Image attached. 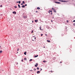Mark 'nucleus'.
Segmentation results:
<instances>
[{
  "label": "nucleus",
  "mask_w": 75,
  "mask_h": 75,
  "mask_svg": "<svg viewBox=\"0 0 75 75\" xmlns=\"http://www.w3.org/2000/svg\"><path fill=\"white\" fill-rule=\"evenodd\" d=\"M50 72H51V73H52V71H50Z\"/></svg>",
  "instance_id": "obj_28"
},
{
  "label": "nucleus",
  "mask_w": 75,
  "mask_h": 75,
  "mask_svg": "<svg viewBox=\"0 0 75 75\" xmlns=\"http://www.w3.org/2000/svg\"><path fill=\"white\" fill-rule=\"evenodd\" d=\"M51 22H52V20H51Z\"/></svg>",
  "instance_id": "obj_45"
},
{
  "label": "nucleus",
  "mask_w": 75,
  "mask_h": 75,
  "mask_svg": "<svg viewBox=\"0 0 75 75\" xmlns=\"http://www.w3.org/2000/svg\"><path fill=\"white\" fill-rule=\"evenodd\" d=\"M23 18H27V16H23Z\"/></svg>",
  "instance_id": "obj_4"
},
{
  "label": "nucleus",
  "mask_w": 75,
  "mask_h": 75,
  "mask_svg": "<svg viewBox=\"0 0 75 75\" xmlns=\"http://www.w3.org/2000/svg\"><path fill=\"white\" fill-rule=\"evenodd\" d=\"M45 35L46 36V37H47V34H45Z\"/></svg>",
  "instance_id": "obj_26"
},
{
  "label": "nucleus",
  "mask_w": 75,
  "mask_h": 75,
  "mask_svg": "<svg viewBox=\"0 0 75 75\" xmlns=\"http://www.w3.org/2000/svg\"><path fill=\"white\" fill-rule=\"evenodd\" d=\"M57 4H60L61 3L59 2H57Z\"/></svg>",
  "instance_id": "obj_14"
},
{
  "label": "nucleus",
  "mask_w": 75,
  "mask_h": 75,
  "mask_svg": "<svg viewBox=\"0 0 75 75\" xmlns=\"http://www.w3.org/2000/svg\"><path fill=\"white\" fill-rule=\"evenodd\" d=\"M40 30H41V31H42V29H41V26H40Z\"/></svg>",
  "instance_id": "obj_7"
},
{
  "label": "nucleus",
  "mask_w": 75,
  "mask_h": 75,
  "mask_svg": "<svg viewBox=\"0 0 75 75\" xmlns=\"http://www.w3.org/2000/svg\"><path fill=\"white\" fill-rule=\"evenodd\" d=\"M43 62H46V61H43Z\"/></svg>",
  "instance_id": "obj_27"
},
{
  "label": "nucleus",
  "mask_w": 75,
  "mask_h": 75,
  "mask_svg": "<svg viewBox=\"0 0 75 75\" xmlns=\"http://www.w3.org/2000/svg\"><path fill=\"white\" fill-rule=\"evenodd\" d=\"M43 48H45V46L43 47Z\"/></svg>",
  "instance_id": "obj_48"
},
{
  "label": "nucleus",
  "mask_w": 75,
  "mask_h": 75,
  "mask_svg": "<svg viewBox=\"0 0 75 75\" xmlns=\"http://www.w3.org/2000/svg\"><path fill=\"white\" fill-rule=\"evenodd\" d=\"M13 13L14 14H16V11L13 12Z\"/></svg>",
  "instance_id": "obj_6"
},
{
  "label": "nucleus",
  "mask_w": 75,
  "mask_h": 75,
  "mask_svg": "<svg viewBox=\"0 0 75 75\" xmlns=\"http://www.w3.org/2000/svg\"><path fill=\"white\" fill-rule=\"evenodd\" d=\"M59 1H63L59 0Z\"/></svg>",
  "instance_id": "obj_34"
},
{
  "label": "nucleus",
  "mask_w": 75,
  "mask_h": 75,
  "mask_svg": "<svg viewBox=\"0 0 75 75\" xmlns=\"http://www.w3.org/2000/svg\"><path fill=\"white\" fill-rule=\"evenodd\" d=\"M23 59H22V62H23Z\"/></svg>",
  "instance_id": "obj_40"
},
{
  "label": "nucleus",
  "mask_w": 75,
  "mask_h": 75,
  "mask_svg": "<svg viewBox=\"0 0 75 75\" xmlns=\"http://www.w3.org/2000/svg\"><path fill=\"white\" fill-rule=\"evenodd\" d=\"M25 6H27V4H25Z\"/></svg>",
  "instance_id": "obj_30"
},
{
  "label": "nucleus",
  "mask_w": 75,
  "mask_h": 75,
  "mask_svg": "<svg viewBox=\"0 0 75 75\" xmlns=\"http://www.w3.org/2000/svg\"><path fill=\"white\" fill-rule=\"evenodd\" d=\"M21 4V5H23V3Z\"/></svg>",
  "instance_id": "obj_36"
},
{
  "label": "nucleus",
  "mask_w": 75,
  "mask_h": 75,
  "mask_svg": "<svg viewBox=\"0 0 75 75\" xmlns=\"http://www.w3.org/2000/svg\"><path fill=\"white\" fill-rule=\"evenodd\" d=\"M37 74H40V71H37Z\"/></svg>",
  "instance_id": "obj_8"
},
{
  "label": "nucleus",
  "mask_w": 75,
  "mask_h": 75,
  "mask_svg": "<svg viewBox=\"0 0 75 75\" xmlns=\"http://www.w3.org/2000/svg\"><path fill=\"white\" fill-rule=\"evenodd\" d=\"M21 7H22V8H24L25 7V6L23 5L22 6H21Z\"/></svg>",
  "instance_id": "obj_9"
},
{
  "label": "nucleus",
  "mask_w": 75,
  "mask_h": 75,
  "mask_svg": "<svg viewBox=\"0 0 75 75\" xmlns=\"http://www.w3.org/2000/svg\"><path fill=\"white\" fill-rule=\"evenodd\" d=\"M14 7H15V8H17V6H14Z\"/></svg>",
  "instance_id": "obj_25"
},
{
  "label": "nucleus",
  "mask_w": 75,
  "mask_h": 75,
  "mask_svg": "<svg viewBox=\"0 0 75 75\" xmlns=\"http://www.w3.org/2000/svg\"><path fill=\"white\" fill-rule=\"evenodd\" d=\"M17 53H18V52H17Z\"/></svg>",
  "instance_id": "obj_50"
},
{
  "label": "nucleus",
  "mask_w": 75,
  "mask_h": 75,
  "mask_svg": "<svg viewBox=\"0 0 75 75\" xmlns=\"http://www.w3.org/2000/svg\"><path fill=\"white\" fill-rule=\"evenodd\" d=\"M66 64H67V65H68V64H67V63H66Z\"/></svg>",
  "instance_id": "obj_47"
},
{
  "label": "nucleus",
  "mask_w": 75,
  "mask_h": 75,
  "mask_svg": "<svg viewBox=\"0 0 75 75\" xmlns=\"http://www.w3.org/2000/svg\"><path fill=\"white\" fill-rule=\"evenodd\" d=\"M34 71H36V69H34Z\"/></svg>",
  "instance_id": "obj_29"
},
{
  "label": "nucleus",
  "mask_w": 75,
  "mask_h": 75,
  "mask_svg": "<svg viewBox=\"0 0 75 75\" xmlns=\"http://www.w3.org/2000/svg\"><path fill=\"white\" fill-rule=\"evenodd\" d=\"M60 62V63H62V62Z\"/></svg>",
  "instance_id": "obj_42"
},
{
  "label": "nucleus",
  "mask_w": 75,
  "mask_h": 75,
  "mask_svg": "<svg viewBox=\"0 0 75 75\" xmlns=\"http://www.w3.org/2000/svg\"><path fill=\"white\" fill-rule=\"evenodd\" d=\"M18 7L19 8H21V7H20V6L19 4H18Z\"/></svg>",
  "instance_id": "obj_10"
},
{
  "label": "nucleus",
  "mask_w": 75,
  "mask_h": 75,
  "mask_svg": "<svg viewBox=\"0 0 75 75\" xmlns=\"http://www.w3.org/2000/svg\"><path fill=\"white\" fill-rule=\"evenodd\" d=\"M24 4H25V2L24 1H23L22 2Z\"/></svg>",
  "instance_id": "obj_20"
},
{
  "label": "nucleus",
  "mask_w": 75,
  "mask_h": 75,
  "mask_svg": "<svg viewBox=\"0 0 75 75\" xmlns=\"http://www.w3.org/2000/svg\"><path fill=\"white\" fill-rule=\"evenodd\" d=\"M64 2H67V1H64Z\"/></svg>",
  "instance_id": "obj_35"
},
{
  "label": "nucleus",
  "mask_w": 75,
  "mask_h": 75,
  "mask_svg": "<svg viewBox=\"0 0 75 75\" xmlns=\"http://www.w3.org/2000/svg\"><path fill=\"white\" fill-rule=\"evenodd\" d=\"M73 22H75V20L73 21Z\"/></svg>",
  "instance_id": "obj_39"
},
{
  "label": "nucleus",
  "mask_w": 75,
  "mask_h": 75,
  "mask_svg": "<svg viewBox=\"0 0 75 75\" xmlns=\"http://www.w3.org/2000/svg\"><path fill=\"white\" fill-rule=\"evenodd\" d=\"M33 60V59H30V60L29 61L30 62L31 61H32Z\"/></svg>",
  "instance_id": "obj_22"
},
{
  "label": "nucleus",
  "mask_w": 75,
  "mask_h": 75,
  "mask_svg": "<svg viewBox=\"0 0 75 75\" xmlns=\"http://www.w3.org/2000/svg\"><path fill=\"white\" fill-rule=\"evenodd\" d=\"M24 59V60H25V61H27V58H25Z\"/></svg>",
  "instance_id": "obj_17"
},
{
  "label": "nucleus",
  "mask_w": 75,
  "mask_h": 75,
  "mask_svg": "<svg viewBox=\"0 0 75 75\" xmlns=\"http://www.w3.org/2000/svg\"><path fill=\"white\" fill-rule=\"evenodd\" d=\"M16 3H18V2H17Z\"/></svg>",
  "instance_id": "obj_44"
},
{
  "label": "nucleus",
  "mask_w": 75,
  "mask_h": 75,
  "mask_svg": "<svg viewBox=\"0 0 75 75\" xmlns=\"http://www.w3.org/2000/svg\"><path fill=\"white\" fill-rule=\"evenodd\" d=\"M33 38H34L35 37V36H33Z\"/></svg>",
  "instance_id": "obj_41"
},
{
  "label": "nucleus",
  "mask_w": 75,
  "mask_h": 75,
  "mask_svg": "<svg viewBox=\"0 0 75 75\" xmlns=\"http://www.w3.org/2000/svg\"><path fill=\"white\" fill-rule=\"evenodd\" d=\"M33 33V30H32L31 32V33Z\"/></svg>",
  "instance_id": "obj_33"
},
{
  "label": "nucleus",
  "mask_w": 75,
  "mask_h": 75,
  "mask_svg": "<svg viewBox=\"0 0 75 75\" xmlns=\"http://www.w3.org/2000/svg\"><path fill=\"white\" fill-rule=\"evenodd\" d=\"M55 3H57V1H55Z\"/></svg>",
  "instance_id": "obj_43"
},
{
  "label": "nucleus",
  "mask_w": 75,
  "mask_h": 75,
  "mask_svg": "<svg viewBox=\"0 0 75 75\" xmlns=\"http://www.w3.org/2000/svg\"><path fill=\"white\" fill-rule=\"evenodd\" d=\"M18 64V63H17V64Z\"/></svg>",
  "instance_id": "obj_51"
},
{
  "label": "nucleus",
  "mask_w": 75,
  "mask_h": 75,
  "mask_svg": "<svg viewBox=\"0 0 75 75\" xmlns=\"http://www.w3.org/2000/svg\"><path fill=\"white\" fill-rule=\"evenodd\" d=\"M0 7H3V6L2 5H1Z\"/></svg>",
  "instance_id": "obj_32"
},
{
  "label": "nucleus",
  "mask_w": 75,
  "mask_h": 75,
  "mask_svg": "<svg viewBox=\"0 0 75 75\" xmlns=\"http://www.w3.org/2000/svg\"><path fill=\"white\" fill-rule=\"evenodd\" d=\"M43 35V34H41V36H42Z\"/></svg>",
  "instance_id": "obj_31"
},
{
  "label": "nucleus",
  "mask_w": 75,
  "mask_h": 75,
  "mask_svg": "<svg viewBox=\"0 0 75 75\" xmlns=\"http://www.w3.org/2000/svg\"><path fill=\"white\" fill-rule=\"evenodd\" d=\"M73 25H74V26H75V23H74L73 24Z\"/></svg>",
  "instance_id": "obj_21"
},
{
  "label": "nucleus",
  "mask_w": 75,
  "mask_h": 75,
  "mask_svg": "<svg viewBox=\"0 0 75 75\" xmlns=\"http://www.w3.org/2000/svg\"><path fill=\"white\" fill-rule=\"evenodd\" d=\"M26 53H27V52H25L24 53V54L25 55H26Z\"/></svg>",
  "instance_id": "obj_18"
},
{
  "label": "nucleus",
  "mask_w": 75,
  "mask_h": 75,
  "mask_svg": "<svg viewBox=\"0 0 75 75\" xmlns=\"http://www.w3.org/2000/svg\"><path fill=\"white\" fill-rule=\"evenodd\" d=\"M35 67H38V64L36 63V65H35Z\"/></svg>",
  "instance_id": "obj_5"
},
{
  "label": "nucleus",
  "mask_w": 75,
  "mask_h": 75,
  "mask_svg": "<svg viewBox=\"0 0 75 75\" xmlns=\"http://www.w3.org/2000/svg\"><path fill=\"white\" fill-rule=\"evenodd\" d=\"M18 3L19 4H20V3H21V2L20 1H19V2H18Z\"/></svg>",
  "instance_id": "obj_23"
},
{
  "label": "nucleus",
  "mask_w": 75,
  "mask_h": 75,
  "mask_svg": "<svg viewBox=\"0 0 75 75\" xmlns=\"http://www.w3.org/2000/svg\"><path fill=\"white\" fill-rule=\"evenodd\" d=\"M42 70V69H41L40 70V71H41Z\"/></svg>",
  "instance_id": "obj_37"
},
{
  "label": "nucleus",
  "mask_w": 75,
  "mask_h": 75,
  "mask_svg": "<svg viewBox=\"0 0 75 75\" xmlns=\"http://www.w3.org/2000/svg\"><path fill=\"white\" fill-rule=\"evenodd\" d=\"M34 40L32 39V41H35V40H36V38H33Z\"/></svg>",
  "instance_id": "obj_3"
},
{
  "label": "nucleus",
  "mask_w": 75,
  "mask_h": 75,
  "mask_svg": "<svg viewBox=\"0 0 75 75\" xmlns=\"http://www.w3.org/2000/svg\"><path fill=\"white\" fill-rule=\"evenodd\" d=\"M47 42H50V41L48 40H47Z\"/></svg>",
  "instance_id": "obj_16"
},
{
  "label": "nucleus",
  "mask_w": 75,
  "mask_h": 75,
  "mask_svg": "<svg viewBox=\"0 0 75 75\" xmlns=\"http://www.w3.org/2000/svg\"><path fill=\"white\" fill-rule=\"evenodd\" d=\"M40 68H39V67H37V69H38V70Z\"/></svg>",
  "instance_id": "obj_19"
},
{
  "label": "nucleus",
  "mask_w": 75,
  "mask_h": 75,
  "mask_svg": "<svg viewBox=\"0 0 75 75\" xmlns=\"http://www.w3.org/2000/svg\"><path fill=\"white\" fill-rule=\"evenodd\" d=\"M33 21H32V23H33Z\"/></svg>",
  "instance_id": "obj_49"
},
{
  "label": "nucleus",
  "mask_w": 75,
  "mask_h": 75,
  "mask_svg": "<svg viewBox=\"0 0 75 75\" xmlns=\"http://www.w3.org/2000/svg\"><path fill=\"white\" fill-rule=\"evenodd\" d=\"M38 55H37L36 56H34V57H35V58H36V57H38Z\"/></svg>",
  "instance_id": "obj_11"
},
{
  "label": "nucleus",
  "mask_w": 75,
  "mask_h": 75,
  "mask_svg": "<svg viewBox=\"0 0 75 75\" xmlns=\"http://www.w3.org/2000/svg\"><path fill=\"white\" fill-rule=\"evenodd\" d=\"M38 21V20H35V23H37V21Z\"/></svg>",
  "instance_id": "obj_13"
},
{
  "label": "nucleus",
  "mask_w": 75,
  "mask_h": 75,
  "mask_svg": "<svg viewBox=\"0 0 75 75\" xmlns=\"http://www.w3.org/2000/svg\"><path fill=\"white\" fill-rule=\"evenodd\" d=\"M3 52V51L2 50L1 51H0V54H1V53H2V52Z\"/></svg>",
  "instance_id": "obj_15"
},
{
  "label": "nucleus",
  "mask_w": 75,
  "mask_h": 75,
  "mask_svg": "<svg viewBox=\"0 0 75 75\" xmlns=\"http://www.w3.org/2000/svg\"><path fill=\"white\" fill-rule=\"evenodd\" d=\"M1 15V16H2V15Z\"/></svg>",
  "instance_id": "obj_53"
},
{
  "label": "nucleus",
  "mask_w": 75,
  "mask_h": 75,
  "mask_svg": "<svg viewBox=\"0 0 75 75\" xmlns=\"http://www.w3.org/2000/svg\"><path fill=\"white\" fill-rule=\"evenodd\" d=\"M1 48V46L0 45V48Z\"/></svg>",
  "instance_id": "obj_46"
},
{
  "label": "nucleus",
  "mask_w": 75,
  "mask_h": 75,
  "mask_svg": "<svg viewBox=\"0 0 75 75\" xmlns=\"http://www.w3.org/2000/svg\"><path fill=\"white\" fill-rule=\"evenodd\" d=\"M1 15V16H2V15Z\"/></svg>",
  "instance_id": "obj_52"
},
{
  "label": "nucleus",
  "mask_w": 75,
  "mask_h": 75,
  "mask_svg": "<svg viewBox=\"0 0 75 75\" xmlns=\"http://www.w3.org/2000/svg\"><path fill=\"white\" fill-rule=\"evenodd\" d=\"M49 13H50L51 14H52V11L49 10Z\"/></svg>",
  "instance_id": "obj_1"
},
{
  "label": "nucleus",
  "mask_w": 75,
  "mask_h": 75,
  "mask_svg": "<svg viewBox=\"0 0 75 75\" xmlns=\"http://www.w3.org/2000/svg\"><path fill=\"white\" fill-rule=\"evenodd\" d=\"M17 51H19V48H18L17 50Z\"/></svg>",
  "instance_id": "obj_24"
},
{
  "label": "nucleus",
  "mask_w": 75,
  "mask_h": 75,
  "mask_svg": "<svg viewBox=\"0 0 75 75\" xmlns=\"http://www.w3.org/2000/svg\"><path fill=\"white\" fill-rule=\"evenodd\" d=\"M36 13H38V11H36Z\"/></svg>",
  "instance_id": "obj_38"
},
{
  "label": "nucleus",
  "mask_w": 75,
  "mask_h": 75,
  "mask_svg": "<svg viewBox=\"0 0 75 75\" xmlns=\"http://www.w3.org/2000/svg\"><path fill=\"white\" fill-rule=\"evenodd\" d=\"M52 10H53L54 12H56V11H55V9L54 8H52Z\"/></svg>",
  "instance_id": "obj_2"
},
{
  "label": "nucleus",
  "mask_w": 75,
  "mask_h": 75,
  "mask_svg": "<svg viewBox=\"0 0 75 75\" xmlns=\"http://www.w3.org/2000/svg\"><path fill=\"white\" fill-rule=\"evenodd\" d=\"M37 9H38V10H40V8L39 7H38L37 8Z\"/></svg>",
  "instance_id": "obj_12"
}]
</instances>
